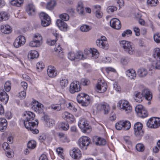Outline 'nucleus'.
Returning <instances> with one entry per match:
<instances>
[{
    "instance_id": "4468645a",
    "label": "nucleus",
    "mask_w": 160,
    "mask_h": 160,
    "mask_svg": "<svg viewBox=\"0 0 160 160\" xmlns=\"http://www.w3.org/2000/svg\"><path fill=\"white\" fill-rule=\"evenodd\" d=\"M71 157L75 159H78L81 157V153L80 150L78 148H74L70 152Z\"/></svg>"
},
{
    "instance_id": "6ab92c4d",
    "label": "nucleus",
    "mask_w": 160,
    "mask_h": 160,
    "mask_svg": "<svg viewBox=\"0 0 160 160\" xmlns=\"http://www.w3.org/2000/svg\"><path fill=\"white\" fill-rule=\"evenodd\" d=\"M1 32L5 34H9L12 32L11 28L8 25H2L0 27Z\"/></svg>"
},
{
    "instance_id": "3c124183",
    "label": "nucleus",
    "mask_w": 160,
    "mask_h": 160,
    "mask_svg": "<svg viewBox=\"0 0 160 160\" xmlns=\"http://www.w3.org/2000/svg\"><path fill=\"white\" fill-rule=\"evenodd\" d=\"M137 150L139 152H142L144 150V145L141 143H138L136 146Z\"/></svg>"
},
{
    "instance_id": "a211bd4d",
    "label": "nucleus",
    "mask_w": 160,
    "mask_h": 160,
    "mask_svg": "<svg viewBox=\"0 0 160 160\" xmlns=\"http://www.w3.org/2000/svg\"><path fill=\"white\" fill-rule=\"evenodd\" d=\"M57 26L62 31H67L68 29V25L64 21L58 19L56 21Z\"/></svg>"
},
{
    "instance_id": "39448f33",
    "label": "nucleus",
    "mask_w": 160,
    "mask_h": 160,
    "mask_svg": "<svg viewBox=\"0 0 160 160\" xmlns=\"http://www.w3.org/2000/svg\"><path fill=\"white\" fill-rule=\"evenodd\" d=\"M91 142L90 139L87 136L81 137L78 141V144L80 148L83 150H86Z\"/></svg>"
},
{
    "instance_id": "2eb2a0df",
    "label": "nucleus",
    "mask_w": 160,
    "mask_h": 160,
    "mask_svg": "<svg viewBox=\"0 0 160 160\" xmlns=\"http://www.w3.org/2000/svg\"><path fill=\"white\" fill-rule=\"evenodd\" d=\"M47 72L48 75L50 78H54L57 75V71L56 68L52 66H48Z\"/></svg>"
},
{
    "instance_id": "f8f14e48",
    "label": "nucleus",
    "mask_w": 160,
    "mask_h": 160,
    "mask_svg": "<svg viewBox=\"0 0 160 160\" xmlns=\"http://www.w3.org/2000/svg\"><path fill=\"white\" fill-rule=\"evenodd\" d=\"M25 42V37L22 36H19L15 39L13 44L15 48H18L24 45Z\"/></svg>"
},
{
    "instance_id": "bb28decb",
    "label": "nucleus",
    "mask_w": 160,
    "mask_h": 160,
    "mask_svg": "<svg viewBox=\"0 0 160 160\" xmlns=\"http://www.w3.org/2000/svg\"><path fill=\"white\" fill-rule=\"evenodd\" d=\"M38 55L39 54L37 51L36 50H31L29 52L28 54V58L33 59L37 58Z\"/></svg>"
},
{
    "instance_id": "052dcab7",
    "label": "nucleus",
    "mask_w": 160,
    "mask_h": 160,
    "mask_svg": "<svg viewBox=\"0 0 160 160\" xmlns=\"http://www.w3.org/2000/svg\"><path fill=\"white\" fill-rule=\"evenodd\" d=\"M26 95V91L22 90L19 93V97L21 99H24Z\"/></svg>"
},
{
    "instance_id": "412c9836",
    "label": "nucleus",
    "mask_w": 160,
    "mask_h": 160,
    "mask_svg": "<svg viewBox=\"0 0 160 160\" xmlns=\"http://www.w3.org/2000/svg\"><path fill=\"white\" fill-rule=\"evenodd\" d=\"M142 94H143V97H144L147 100L150 101L152 99V93L148 89H144L142 91Z\"/></svg>"
},
{
    "instance_id": "de8ad7c7",
    "label": "nucleus",
    "mask_w": 160,
    "mask_h": 160,
    "mask_svg": "<svg viewBox=\"0 0 160 160\" xmlns=\"http://www.w3.org/2000/svg\"><path fill=\"white\" fill-rule=\"evenodd\" d=\"M68 57L71 61L74 60L76 59V54L74 52H71L68 53Z\"/></svg>"
},
{
    "instance_id": "13d9d810",
    "label": "nucleus",
    "mask_w": 160,
    "mask_h": 160,
    "mask_svg": "<svg viewBox=\"0 0 160 160\" xmlns=\"http://www.w3.org/2000/svg\"><path fill=\"white\" fill-rule=\"evenodd\" d=\"M63 149L61 148H57L56 152L58 155L62 158H63V156L62 155V154L63 152Z\"/></svg>"
},
{
    "instance_id": "473e14b6",
    "label": "nucleus",
    "mask_w": 160,
    "mask_h": 160,
    "mask_svg": "<svg viewBox=\"0 0 160 160\" xmlns=\"http://www.w3.org/2000/svg\"><path fill=\"white\" fill-rule=\"evenodd\" d=\"M55 51L57 53V55L60 58H62L63 57V52L62 49L59 45H58L57 48H54Z\"/></svg>"
},
{
    "instance_id": "4c0bfd02",
    "label": "nucleus",
    "mask_w": 160,
    "mask_h": 160,
    "mask_svg": "<svg viewBox=\"0 0 160 160\" xmlns=\"http://www.w3.org/2000/svg\"><path fill=\"white\" fill-rule=\"evenodd\" d=\"M87 58L81 51L78 52L76 54V59L84 60Z\"/></svg>"
},
{
    "instance_id": "0eeeda50",
    "label": "nucleus",
    "mask_w": 160,
    "mask_h": 160,
    "mask_svg": "<svg viewBox=\"0 0 160 160\" xmlns=\"http://www.w3.org/2000/svg\"><path fill=\"white\" fill-rule=\"evenodd\" d=\"M135 110L138 116L140 117L144 118L148 115L147 111L142 105H137L135 108Z\"/></svg>"
},
{
    "instance_id": "49530a36",
    "label": "nucleus",
    "mask_w": 160,
    "mask_h": 160,
    "mask_svg": "<svg viewBox=\"0 0 160 160\" xmlns=\"http://www.w3.org/2000/svg\"><path fill=\"white\" fill-rule=\"evenodd\" d=\"M80 29L82 32H87L89 31L91 28L88 25H83L81 27Z\"/></svg>"
},
{
    "instance_id": "338daca9",
    "label": "nucleus",
    "mask_w": 160,
    "mask_h": 160,
    "mask_svg": "<svg viewBox=\"0 0 160 160\" xmlns=\"http://www.w3.org/2000/svg\"><path fill=\"white\" fill-rule=\"evenodd\" d=\"M81 83L83 86L88 85L90 83V81L87 79H82L81 80Z\"/></svg>"
},
{
    "instance_id": "864d4df0",
    "label": "nucleus",
    "mask_w": 160,
    "mask_h": 160,
    "mask_svg": "<svg viewBox=\"0 0 160 160\" xmlns=\"http://www.w3.org/2000/svg\"><path fill=\"white\" fill-rule=\"evenodd\" d=\"M59 17L62 20L65 21H67L69 19L68 15L66 13H64L61 14Z\"/></svg>"
},
{
    "instance_id": "79ce46f5",
    "label": "nucleus",
    "mask_w": 160,
    "mask_h": 160,
    "mask_svg": "<svg viewBox=\"0 0 160 160\" xmlns=\"http://www.w3.org/2000/svg\"><path fill=\"white\" fill-rule=\"evenodd\" d=\"M99 53L97 50L95 48L92 49L91 56L93 58H96L99 56Z\"/></svg>"
},
{
    "instance_id": "8fccbe9b",
    "label": "nucleus",
    "mask_w": 160,
    "mask_h": 160,
    "mask_svg": "<svg viewBox=\"0 0 160 160\" xmlns=\"http://www.w3.org/2000/svg\"><path fill=\"white\" fill-rule=\"evenodd\" d=\"M148 3L151 6H156L158 3V0H148Z\"/></svg>"
},
{
    "instance_id": "e433bc0d",
    "label": "nucleus",
    "mask_w": 160,
    "mask_h": 160,
    "mask_svg": "<svg viewBox=\"0 0 160 160\" xmlns=\"http://www.w3.org/2000/svg\"><path fill=\"white\" fill-rule=\"evenodd\" d=\"M68 84V80L65 78H62L60 81V84L62 88H63L66 87Z\"/></svg>"
},
{
    "instance_id": "4be33fe9",
    "label": "nucleus",
    "mask_w": 160,
    "mask_h": 160,
    "mask_svg": "<svg viewBox=\"0 0 160 160\" xmlns=\"http://www.w3.org/2000/svg\"><path fill=\"white\" fill-rule=\"evenodd\" d=\"M96 44L97 46L99 47L107 49L108 48V44L106 42H103L100 39H98L96 42Z\"/></svg>"
},
{
    "instance_id": "f03ea898",
    "label": "nucleus",
    "mask_w": 160,
    "mask_h": 160,
    "mask_svg": "<svg viewBox=\"0 0 160 160\" xmlns=\"http://www.w3.org/2000/svg\"><path fill=\"white\" fill-rule=\"evenodd\" d=\"M120 46L125 52L129 55H133L135 53V48L132 43L126 40H122L120 42Z\"/></svg>"
},
{
    "instance_id": "774afa93",
    "label": "nucleus",
    "mask_w": 160,
    "mask_h": 160,
    "mask_svg": "<svg viewBox=\"0 0 160 160\" xmlns=\"http://www.w3.org/2000/svg\"><path fill=\"white\" fill-rule=\"evenodd\" d=\"M154 121L155 122V124L157 126V128L160 126V118L154 117Z\"/></svg>"
},
{
    "instance_id": "aec40b11",
    "label": "nucleus",
    "mask_w": 160,
    "mask_h": 160,
    "mask_svg": "<svg viewBox=\"0 0 160 160\" xmlns=\"http://www.w3.org/2000/svg\"><path fill=\"white\" fill-rule=\"evenodd\" d=\"M32 108L34 109L35 111L38 113H41L43 112L44 107L42 104L37 102L35 105L33 106Z\"/></svg>"
},
{
    "instance_id": "393cba45",
    "label": "nucleus",
    "mask_w": 160,
    "mask_h": 160,
    "mask_svg": "<svg viewBox=\"0 0 160 160\" xmlns=\"http://www.w3.org/2000/svg\"><path fill=\"white\" fill-rule=\"evenodd\" d=\"M127 76L131 79H135L136 77L135 71L132 69H130L126 71Z\"/></svg>"
},
{
    "instance_id": "bf43d9fd",
    "label": "nucleus",
    "mask_w": 160,
    "mask_h": 160,
    "mask_svg": "<svg viewBox=\"0 0 160 160\" xmlns=\"http://www.w3.org/2000/svg\"><path fill=\"white\" fill-rule=\"evenodd\" d=\"M129 61V59L128 57H122L121 59V62L123 65H126Z\"/></svg>"
},
{
    "instance_id": "c9c22d12",
    "label": "nucleus",
    "mask_w": 160,
    "mask_h": 160,
    "mask_svg": "<svg viewBox=\"0 0 160 160\" xmlns=\"http://www.w3.org/2000/svg\"><path fill=\"white\" fill-rule=\"evenodd\" d=\"M77 10L80 14L82 15L84 13V8L82 2H78Z\"/></svg>"
},
{
    "instance_id": "dca6fc26",
    "label": "nucleus",
    "mask_w": 160,
    "mask_h": 160,
    "mask_svg": "<svg viewBox=\"0 0 160 160\" xmlns=\"http://www.w3.org/2000/svg\"><path fill=\"white\" fill-rule=\"evenodd\" d=\"M110 25L112 27L116 29H120L121 27L120 21L116 18H113L110 21Z\"/></svg>"
},
{
    "instance_id": "09e8293b",
    "label": "nucleus",
    "mask_w": 160,
    "mask_h": 160,
    "mask_svg": "<svg viewBox=\"0 0 160 160\" xmlns=\"http://www.w3.org/2000/svg\"><path fill=\"white\" fill-rule=\"evenodd\" d=\"M5 90L6 92H9L11 89V83L9 81L6 82L4 84Z\"/></svg>"
},
{
    "instance_id": "c03bdc74",
    "label": "nucleus",
    "mask_w": 160,
    "mask_h": 160,
    "mask_svg": "<svg viewBox=\"0 0 160 160\" xmlns=\"http://www.w3.org/2000/svg\"><path fill=\"white\" fill-rule=\"evenodd\" d=\"M153 55L154 58L160 60V49L158 48H155Z\"/></svg>"
},
{
    "instance_id": "c85d7f7f",
    "label": "nucleus",
    "mask_w": 160,
    "mask_h": 160,
    "mask_svg": "<svg viewBox=\"0 0 160 160\" xmlns=\"http://www.w3.org/2000/svg\"><path fill=\"white\" fill-rule=\"evenodd\" d=\"M0 95L1 97L0 98V100H1L2 102L4 101L5 102H7L8 101L9 96L7 93L4 91L2 92H0Z\"/></svg>"
},
{
    "instance_id": "a19ab883",
    "label": "nucleus",
    "mask_w": 160,
    "mask_h": 160,
    "mask_svg": "<svg viewBox=\"0 0 160 160\" xmlns=\"http://www.w3.org/2000/svg\"><path fill=\"white\" fill-rule=\"evenodd\" d=\"M123 129L125 130H128L131 127V123L128 121H123Z\"/></svg>"
},
{
    "instance_id": "6e6d98bb",
    "label": "nucleus",
    "mask_w": 160,
    "mask_h": 160,
    "mask_svg": "<svg viewBox=\"0 0 160 160\" xmlns=\"http://www.w3.org/2000/svg\"><path fill=\"white\" fill-rule=\"evenodd\" d=\"M132 32L130 29H127L124 31L122 34V37H125L127 36H131Z\"/></svg>"
},
{
    "instance_id": "680f3d73",
    "label": "nucleus",
    "mask_w": 160,
    "mask_h": 160,
    "mask_svg": "<svg viewBox=\"0 0 160 160\" xmlns=\"http://www.w3.org/2000/svg\"><path fill=\"white\" fill-rule=\"evenodd\" d=\"M46 124L49 128L52 127L54 125V121L53 119H50L46 123Z\"/></svg>"
},
{
    "instance_id": "603ef678",
    "label": "nucleus",
    "mask_w": 160,
    "mask_h": 160,
    "mask_svg": "<svg viewBox=\"0 0 160 160\" xmlns=\"http://www.w3.org/2000/svg\"><path fill=\"white\" fill-rule=\"evenodd\" d=\"M117 8L114 6H108L107 9V12L109 13L110 12H113L114 11H116L117 10Z\"/></svg>"
},
{
    "instance_id": "e2e57ef3",
    "label": "nucleus",
    "mask_w": 160,
    "mask_h": 160,
    "mask_svg": "<svg viewBox=\"0 0 160 160\" xmlns=\"http://www.w3.org/2000/svg\"><path fill=\"white\" fill-rule=\"evenodd\" d=\"M67 121L70 123L73 122L74 121V117L73 115L71 114L70 113L69 115L68 116L67 118L66 119Z\"/></svg>"
},
{
    "instance_id": "b1692460",
    "label": "nucleus",
    "mask_w": 160,
    "mask_h": 160,
    "mask_svg": "<svg viewBox=\"0 0 160 160\" xmlns=\"http://www.w3.org/2000/svg\"><path fill=\"white\" fill-rule=\"evenodd\" d=\"M94 11L96 12V16L98 18H101L102 15V13L101 12V7L99 5H96L93 6Z\"/></svg>"
},
{
    "instance_id": "5fc2aeb1",
    "label": "nucleus",
    "mask_w": 160,
    "mask_h": 160,
    "mask_svg": "<svg viewBox=\"0 0 160 160\" xmlns=\"http://www.w3.org/2000/svg\"><path fill=\"white\" fill-rule=\"evenodd\" d=\"M20 89L21 90L26 91L27 89L28 84L24 82H22L20 83Z\"/></svg>"
},
{
    "instance_id": "72a5a7b5",
    "label": "nucleus",
    "mask_w": 160,
    "mask_h": 160,
    "mask_svg": "<svg viewBox=\"0 0 160 160\" xmlns=\"http://www.w3.org/2000/svg\"><path fill=\"white\" fill-rule=\"evenodd\" d=\"M83 101L82 105L83 106H87L90 102V98L89 96L87 94L84 97L83 100H82Z\"/></svg>"
},
{
    "instance_id": "5701e85b",
    "label": "nucleus",
    "mask_w": 160,
    "mask_h": 160,
    "mask_svg": "<svg viewBox=\"0 0 160 160\" xmlns=\"http://www.w3.org/2000/svg\"><path fill=\"white\" fill-rule=\"evenodd\" d=\"M143 96L142 92L141 93L138 91H136L134 92V98L136 102H140L142 101Z\"/></svg>"
},
{
    "instance_id": "0e129e2a",
    "label": "nucleus",
    "mask_w": 160,
    "mask_h": 160,
    "mask_svg": "<svg viewBox=\"0 0 160 160\" xmlns=\"http://www.w3.org/2000/svg\"><path fill=\"white\" fill-rule=\"evenodd\" d=\"M55 36L56 37L55 40H51L50 42H49V44L50 45H53L55 44L57 40L58 39V34L57 33H55L54 34Z\"/></svg>"
},
{
    "instance_id": "f257e3e1",
    "label": "nucleus",
    "mask_w": 160,
    "mask_h": 160,
    "mask_svg": "<svg viewBox=\"0 0 160 160\" xmlns=\"http://www.w3.org/2000/svg\"><path fill=\"white\" fill-rule=\"evenodd\" d=\"M23 116L26 117V119L24 121L25 127L28 130L31 131L33 134L38 133L39 131L36 128L35 126L38 125V122L37 121L36 123L32 121L35 117V114L31 112L27 111L24 112Z\"/></svg>"
},
{
    "instance_id": "a878e982",
    "label": "nucleus",
    "mask_w": 160,
    "mask_h": 160,
    "mask_svg": "<svg viewBox=\"0 0 160 160\" xmlns=\"http://www.w3.org/2000/svg\"><path fill=\"white\" fill-rule=\"evenodd\" d=\"M154 120V117H152L148 120L146 124L148 128H157V126L155 124Z\"/></svg>"
},
{
    "instance_id": "6e6552de",
    "label": "nucleus",
    "mask_w": 160,
    "mask_h": 160,
    "mask_svg": "<svg viewBox=\"0 0 160 160\" xmlns=\"http://www.w3.org/2000/svg\"><path fill=\"white\" fill-rule=\"evenodd\" d=\"M39 17L41 21V25L44 27L49 25L51 23L50 19L49 16L44 12H41Z\"/></svg>"
},
{
    "instance_id": "37998d69",
    "label": "nucleus",
    "mask_w": 160,
    "mask_h": 160,
    "mask_svg": "<svg viewBox=\"0 0 160 160\" xmlns=\"http://www.w3.org/2000/svg\"><path fill=\"white\" fill-rule=\"evenodd\" d=\"M98 141L95 142V144L97 145H104L106 143L105 140L103 138H98Z\"/></svg>"
},
{
    "instance_id": "9b49d317",
    "label": "nucleus",
    "mask_w": 160,
    "mask_h": 160,
    "mask_svg": "<svg viewBox=\"0 0 160 160\" xmlns=\"http://www.w3.org/2000/svg\"><path fill=\"white\" fill-rule=\"evenodd\" d=\"M97 109L98 111L103 112L104 114H107L109 112L110 108L107 103H101L97 105Z\"/></svg>"
},
{
    "instance_id": "20e7f679",
    "label": "nucleus",
    "mask_w": 160,
    "mask_h": 160,
    "mask_svg": "<svg viewBox=\"0 0 160 160\" xmlns=\"http://www.w3.org/2000/svg\"><path fill=\"white\" fill-rule=\"evenodd\" d=\"M142 124L139 122L135 123L134 126L133 130L135 136L138 138H140L143 136L144 131L142 129Z\"/></svg>"
},
{
    "instance_id": "c756f323",
    "label": "nucleus",
    "mask_w": 160,
    "mask_h": 160,
    "mask_svg": "<svg viewBox=\"0 0 160 160\" xmlns=\"http://www.w3.org/2000/svg\"><path fill=\"white\" fill-rule=\"evenodd\" d=\"M56 5V2L54 0H50L48 2L46 5L47 9L52 10L53 9Z\"/></svg>"
},
{
    "instance_id": "7ed1b4c3",
    "label": "nucleus",
    "mask_w": 160,
    "mask_h": 160,
    "mask_svg": "<svg viewBox=\"0 0 160 160\" xmlns=\"http://www.w3.org/2000/svg\"><path fill=\"white\" fill-rule=\"evenodd\" d=\"M122 110H124L127 113H130L132 111V107L129 102L127 100H120L118 105Z\"/></svg>"
},
{
    "instance_id": "ea45409f",
    "label": "nucleus",
    "mask_w": 160,
    "mask_h": 160,
    "mask_svg": "<svg viewBox=\"0 0 160 160\" xmlns=\"http://www.w3.org/2000/svg\"><path fill=\"white\" fill-rule=\"evenodd\" d=\"M27 145L28 148L31 149H33L36 147V142L34 140L30 141L28 143Z\"/></svg>"
},
{
    "instance_id": "f704fd0d",
    "label": "nucleus",
    "mask_w": 160,
    "mask_h": 160,
    "mask_svg": "<svg viewBox=\"0 0 160 160\" xmlns=\"http://www.w3.org/2000/svg\"><path fill=\"white\" fill-rule=\"evenodd\" d=\"M69 128V125L67 122H62L59 125V128L64 131L67 130Z\"/></svg>"
},
{
    "instance_id": "f3484780",
    "label": "nucleus",
    "mask_w": 160,
    "mask_h": 160,
    "mask_svg": "<svg viewBox=\"0 0 160 160\" xmlns=\"http://www.w3.org/2000/svg\"><path fill=\"white\" fill-rule=\"evenodd\" d=\"M26 11L29 16H33L36 14L35 7L32 3H30L26 7Z\"/></svg>"
},
{
    "instance_id": "cd10ccee",
    "label": "nucleus",
    "mask_w": 160,
    "mask_h": 160,
    "mask_svg": "<svg viewBox=\"0 0 160 160\" xmlns=\"http://www.w3.org/2000/svg\"><path fill=\"white\" fill-rule=\"evenodd\" d=\"M137 73L140 77H144L147 75L148 72L145 68H142L138 69L137 71Z\"/></svg>"
},
{
    "instance_id": "7c9ffc66",
    "label": "nucleus",
    "mask_w": 160,
    "mask_h": 160,
    "mask_svg": "<svg viewBox=\"0 0 160 160\" xmlns=\"http://www.w3.org/2000/svg\"><path fill=\"white\" fill-rule=\"evenodd\" d=\"M68 102L63 98H62L59 100V105L62 110L65 109L68 106Z\"/></svg>"
},
{
    "instance_id": "9d476101",
    "label": "nucleus",
    "mask_w": 160,
    "mask_h": 160,
    "mask_svg": "<svg viewBox=\"0 0 160 160\" xmlns=\"http://www.w3.org/2000/svg\"><path fill=\"white\" fill-rule=\"evenodd\" d=\"M34 39L30 42L29 46L32 47H39L40 45V41L42 39L41 36L40 34L37 33L34 35Z\"/></svg>"
},
{
    "instance_id": "2f4dec72",
    "label": "nucleus",
    "mask_w": 160,
    "mask_h": 160,
    "mask_svg": "<svg viewBox=\"0 0 160 160\" xmlns=\"http://www.w3.org/2000/svg\"><path fill=\"white\" fill-rule=\"evenodd\" d=\"M23 0H12L11 3L13 6L19 7L23 4Z\"/></svg>"
},
{
    "instance_id": "58836bf2",
    "label": "nucleus",
    "mask_w": 160,
    "mask_h": 160,
    "mask_svg": "<svg viewBox=\"0 0 160 160\" xmlns=\"http://www.w3.org/2000/svg\"><path fill=\"white\" fill-rule=\"evenodd\" d=\"M8 17L7 12H0V21H6L8 19Z\"/></svg>"
},
{
    "instance_id": "4d7b16f0",
    "label": "nucleus",
    "mask_w": 160,
    "mask_h": 160,
    "mask_svg": "<svg viewBox=\"0 0 160 160\" xmlns=\"http://www.w3.org/2000/svg\"><path fill=\"white\" fill-rule=\"evenodd\" d=\"M154 41L157 43H160V33H156L153 37Z\"/></svg>"
},
{
    "instance_id": "1a4fd4ad",
    "label": "nucleus",
    "mask_w": 160,
    "mask_h": 160,
    "mask_svg": "<svg viewBox=\"0 0 160 160\" xmlns=\"http://www.w3.org/2000/svg\"><path fill=\"white\" fill-rule=\"evenodd\" d=\"M81 89L79 82L75 81L71 83L69 87V92L73 94L79 92Z\"/></svg>"
},
{
    "instance_id": "ddd939ff",
    "label": "nucleus",
    "mask_w": 160,
    "mask_h": 160,
    "mask_svg": "<svg viewBox=\"0 0 160 160\" xmlns=\"http://www.w3.org/2000/svg\"><path fill=\"white\" fill-rule=\"evenodd\" d=\"M98 92L102 93L106 91L107 89V85L103 80L99 79L96 86Z\"/></svg>"
},
{
    "instance_id": "a18cd8bd",
    "label": "nucleus",
    "mask_w": 160,
    "mask_h": 160,
    "mask_svg": "<svg viewBox=\"0 0 160 160\" xmlns=\"http://www.w3.org/2000/svg\"><path fill=\"white\" fill-rule=\"evenodd\" d=\"M123 121H119L118 122H117L116 124L115 127L116 129L117 130H120L122 129H123Z\"/></svg>"
},
{
    "instance_id": "69168bd1",
    "label": "nucleus",
    "mask_w": 160,
    "mask_h": 160,
    "mask_svg": "<svg viewBox=\"0 0 160 160\" xmlns=\"http://www.w3.org/2000/svg\"><path fill=\"white\" fill-rule=\"evenodd\" d=\"M51 108L57 111H60L61 109V107H60L59 105H53L51 106Z\"/></svg>"
},
{
    "instance_id": "423d86ee",
    "label": "nucleus",
    "mask_w": 160,
    "mask_h": 160,
    "mask_svg": "<svg viewBox=\"0 0 160 160\" xmlns=\"http://www.w3.org/2000/svg\"><path fill=\"white\" fill-rule=\"evenodd\" d=\"M78 125L84 133H86L88 131H90L91 130V127L89 125L88 121L84 118L80 119L78 121Z\"/></svg>"
}]
</instances>
